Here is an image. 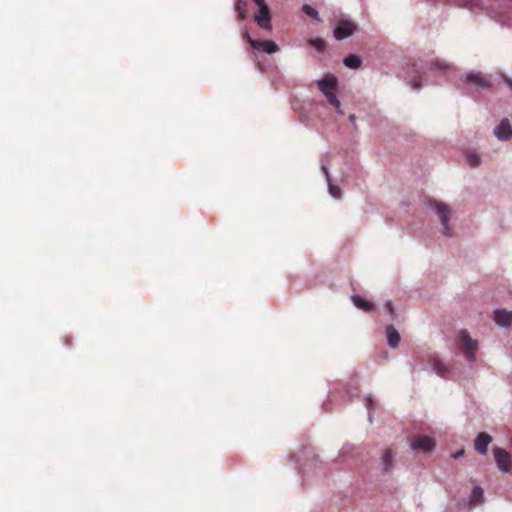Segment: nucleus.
Listing matches in <instances>:
<instances>
[{
  "instance_id": "obj_1",
  "label": "nucleus",
  "mask_w": 512,
  "mask_h": 512,
  "mask_svg": "<svg viewBox=\"0 0 512 512\" xmlns=\"http://www.w3.org/2000/svg\"><path fill=\"white\" fill-rule=\"evenodd\" d=\"M488 15L503 28H512V0H497L487 9Z\"/></svg>"
},
{
  "instance_id": "obj_18",
  "label": "nucleus",
  "mask_w": 512,
  "mask_h": 512,
  "mask_svg": "<svg viewBox=\"0 0 512 512\" xmlns=\"http://www.w3.org/2000/svg\"><path fill=\"white\" fill-rule=\"evenodd\" d=\"M351 300L357 308L362 309L365 312H372L375 310V306L373 303L365 300L359 295L351 296Z\"/></svg>"
},
{
  "instance_id": "obj_8",
  "label": "nucleus",
  "mask_w": 512,
  "mask_h": 512,
  "mask_svg": "<svg viewBox=\"0 0 512 512\" xmlns=\"http://www.w3.org/2000/svg\"><path fill=\"white\" fill-rule=\"evenodd\" d=\"M242 36L248 41L251 47L257 51H262L271 55L279 50L278 45L272 40L260 42L256 39H253L247 31L243 32Z\"/></svg>"
},
{
  "instance_id": "obj_12",
  "label": "nucleus",
  "mask_w": 512,
  "mask_h": 512,
  "mask_svg": "<svg viewBox=\"0 0 512 512\" xmlns=\"http://www.w3.org/2000/svg\"><path fill=\"white\" fill-rule=\"evenodd\" d=\"M328 164H329V160H328L327 156L323 157L321 160V171L324 173V175L326 177L329 194L333 198L339 199L341 197V190L337 185H335L331 182L330 173L328 171Z\"/></svg>"
},
{
  "instance_id": "obj_24",
  "label": "nucleus",
  "mask_w": 512,
  "mask_h": 512,
  "mask_svg": "<svg viewBox=\"0 0 512 512\" xmlns=\"http://www.w3.org/2000/svg\"><path fill=\"white\" fill-rule=\"evenodd\" d=\"M302 10L307 16L315 19L317 22H322V19L320 18L318 11L315 8H313L311 5H309V4L303 5Z\"/></svg>"
},
{
  "instance_id": "obj_5",
  "label": "nucleus",
  "mask_w": 512,
  "mask_h": 512,
  "mask_svg": "<svg viewBox=\"0 0 512 512\" xmlns=\"http://www.w3.org/2000/svg\"><path fill=\"white\" fill-rule=\"evenodd\" d=\"M459 338L462 344V353L464 358L469 362L473 363L476 360V353L478 350V341L472 339L467 330H461L459 332Z\"/></svg>"
},
{
  "instance_id": "obj_3",
  "label": "nucleus",
  "mask_w": 512,
  "mask_h": 512,
  "mask_svg": "<svg viewBox=\"0 0 512 512\" xmlns=\"http://www.w3.org/2000/svg\"><path fill=\"white\" fill-rule=\"evenodd\" d=\"M459 81L462 84L472 85L480 91H488L492 87L490 78L482 72L466 71L459 76Z\"/></svg>"
},
{
  "instance_id": "obj_29",
  "label": "nucleus",
  "mask_w": 512,
  "mask_h": 512,
  "mask_svg": "<svg viewBox=\"0 0 512 512\" xmlns=\"http://www.w3.org/2000/svg\"><path fill=\"white\" fill-rule=\"evenodd\" d=\"M352 449H353V445H352V444L347 443V444H345V445L341 448V450L339 451V454H340L341 456H344V455H346L349 451H351Z\"/></svg>"
},
{
  "instance_id": "obj_36",
  "label": "nucleus",
  "mask_w": 512,
  "mask_h": 512,
  "mask_svg": "<svg viewBox=\"0 0 512 512\" xmlns=\"http://www.w3.org/2000/svg\"><path fill=\"white\" fill-rule=\"evenodd\" d=\"M511 444H512V436H511Z\"/></svg>"
},
{
  "instance_id": "obj_13",
  "label": "nucleus",
  "mask_w": 512,
  "mask_h": 512,
  "mask_svg": "<svg viewBox=\"0 0 512 512\" xmlns=\"http://www.w3.org/2000/svg\"><path fill=\"white\" fill-rule=\"evenodd\" d=\"M319 90L325 95L334 92L338 86V78L334 75H328L316 80Z\"/></svg>"
},
{
  "instance_id": "obj_31",
  "label": "nucleus",
  "mask_w": 512,
  "mask_h": 512,
  "mask_svg": "<svg viewBox=\"0 0 512 512\" xmlns=\"http://www.w3.org/2000/svg\"><path fill=\"white\" fill-rule=\"evenodd\" d=\"M464 453H465L464 449H459L456 452H454L451 456L454 459H458V458L462 457L464 455Z\"/></svg>"
},
{
  "instance_id": "obj_17",
  "label": "nucleus",
  "mask_w": 512,
  "mask_h": 512,
  "mask_svg": "<svg viewBox=\"0 0 512 512\" xmlns=\"http://www.w3.org/2000/svg\"><path fill=\"white\" fill-rule=\"evenodd\" d=\"M427 83L425 71L416 70V74L408 81L413 90H420Z\"/></svg>"
},
{
  "instance_id": "obj_20",
  "label": "nucleus",
  "mask_w": 512,
  "mask_h": 512,
  "mask_svg": "<svg viewBox=\"0 0 512 512\" xmlns=\"http://www.w3.org/2000/svg\"><path fill=\"white\" fill-rule=\"evenodd\" d=\"M484 500V491L481 487L475 486L472 489L471 495H470V504L471 505H477L482 503Z\"/></svg>"
},
{
  "instance_id": "obj_27",
  "label": "nucleus",
  "mask_w": 512,
  "mask_h": 512,
  "mask_svg": "<svg viewBox=\"0 0 512 512\" xmlns=\"http://www.w3.org/2000/svg\"><path fill=\"white\" fill-rule=\"evenodd\" d=\"M469 165L473 168L477 167L481 163V157L476 153H470L467 157Z\"/></svg>"
},
{
  "instance_id": "obj_22",
  "label": "nucleus",
  "mask_w": 512,
  "mask_h": 512,
  "mask_svg": "<svg viewBox=\"0 0 512 512\" xmlns=\"http://www.w3.org/2000/svg\"><path fill=\"white\" fill-rule=\"evenodd\" d=\"M247 2L245 0H237L235 3V11L240 19H246Z\"/></svg>"
},
{
  "instance_id": "obj_11",
  "label": "nucleus",
  "mask_w": 512,
  "mask_h": 512,
  "mask_svg": "<svg viewBox=\"0 0 512 512\" xmlns=\"http://www.w3.org/2000/svg\"><path fill=\"white\" fill-rule=\"evenodd\" d=\"M254 21L260 28L267 31L272 30L271 14L268 5L259 8L258 13L254 15Z\"/></svg>"
},
{
  "instance_id": "obj_6",
  "label": "nucleus",
  "mask_w": 512,
  "mask_h": 512,
  "mask_svg": "<svg viewBox=\"0 0 512 512\" xmlns=\"http://www.w3.org/2000/svg\"><path fill=\"white\" fill-rule=\"evenodd\" d=\"M357 31V25L349 19H339L333 30V36L337 41L351 37Z\"/></svg>"
},
{
  "instance_id": "obj_15",
  "label": "nucleus",
  "mask_w": 512,
  "mask_h": 512,
  "mask_svg": "<svg viewBox=\"0 0 512 512\" xmlns=\"http://www.w3.org/2000/svg\"><path fill=\"white\" fill-rule=\"evenodd\" d=\"M492 441V437L486 432H480L475 441L474 446L478 453L484 455L488 451V446Z\"/></svg>"
},
{
  "instance_id": "obj_16",
  "label": "nucleus",
  "mask_w": 512,
  "mask_h": 512,
  "mask_svg": "<svg viewBox=\"0 0 512 512\" xmlns=\"http://www.w3.org/2000/svg\"><path fill=\"white\" fill-rule=\"evenodd\" d=\"M385 333L387 336V344L391 349H396L399 346L401 337L399 332L393 325H387L385 328Z\"/></svg>"
},
{
  "instance_id": "obj_7",
  "label": "nucleus",
  "mask_w": 512,
  "mask_h": 512,
  "mask_svg": "<svg viewBox=\"0 0 512 512\" xmlns=\"http://www.w3.org/2000/svg\"><path fill=\"white\" fill-rule=\"evenodd\" d=\"M493 455L499 471L502 473L512 472V456L507 450L501 447H495L493 449Z\"/></svg>"
},
{
  "instance_id": "obj_21",
  "label": "nucleus",
  "mask_w": 512,
  "mask_h": 512,
  "mask_svg": "<svg viewBox=\"0 0 512 512\" xmlns=\"http://www.w3.org/2000/svg\"><path fill=\"white\" fill-rule=\"evenodd\" d=\"M381 469L383 471H389L393 466V455L391 450H386L381 457Z\"/></svg>"
},
{
  "instance_id": "obj_19",
  "label": "nucleus",
  "mask_w": 512,
  "mask_h": 512,
  "mask_svg": "<svg viewBox=\"0 0 512 512\" xmlns=\"http://www.w3.org/2000/svg\"><path fill=\"white\" fill-rule=\"evenodd\" d=\"M344 65L349 68L356 70L362 65V58L356 54H349L343 60Z\"/></svg>"
},
{
  "instance_id": "obj_26",
  "label": "nucleus",
  "mask_w": 512,
  "mask_h": 512,
  "mask_svg": "<svg viewBox=\"0 0 512 512\" xmlns=\"http://www.w3.org/2000/svg\"><path fill=\"white\" fill-rule=\"evenodd\" d=\"M374 405H375V400L373 399V397L371 395L367 396L365 398V406L368 410V420L369 422H372V410L374 408Z\"/></svg>"
},
{
  "instance_id": "obj_25",
  "label": "nucleus",
  "mask_w": 512,
  "mask_h": 512,
  "mask_svg": "<svg viewBox=\"0 0 512 512\" xmlns=\"http://www.w3.org/2000/svg\"><path fill=\"white\" fill-rule=\"evenodd\" d=\"M431 69H437L446 72L447 70L451 69V66L444 60H436L432 64Z\"/></svg>"
},
{
  "instance_id": "obj_9",
  "label": "nucleus",
  "mask_w": 512,
  "mask_h": 512,
  "mask_svg": "<svg viewBox=\"0 0 512 512\" xmlns=\"http://www.w3.org/2000/svg\"><path fill=\"white\" fill-rule=\"evenodd\" d=\"M408 442L410 443L411 449L420 450L425 453L431 452L436 447L434 438L427 435H421L415 439L409 437Z\"/></svg>"
},
{
  "instance_id": "obj_32",
  "label": "nucleus",
  "mask_w": 512,
  "mask_h": 512,
  "mask_svg": "<svg viewBox=\"0 0 512 512\" xmlns=\"http://www.w3.org/2000/svg\"><path fill=\"white\" fill-rule=\"evenodd\" d=\"M503 81L505 84H507V86L512 90V79L509 78V77H504L503 78Z\"/></svg>"
},
{
  "instance_id": "obj_23",
  "label": "nucleus",
  "mask_w": 512,
  "mask_h": 512,
  "mask_svg": "<svg viewBox=\"0 0 512 512\" xmlns=\"http://www.w3.org/2000/svg\"><path fill=\"white\" fill-rule=\"evenodd\" d=\"M309 46L314 48L319 53H322L326 48V42L322 38H313L308 41Z\"/></svg>"
},
{
  "instance_id": "obj_10",
  "label": "nucleus",
  "mask_w": 512,
  "mask_h": 512,
  "mask_svg": "<svg viewBox=\"0 0 512 512\" xmlns=\"http://www.w3.org/2000/svg\"><path fill=\"white\" fill-rule=\"evenodd\" d=\"M495 137L502 142L512 139V124L508 118H504L494 128Z\"/></svg>"
},
{
  "instance_id": "obj_35",
  "label": "nucleus",
  "mask_w": 512,
  "mask_h": 512,
  "mask_svg": "<svg viewBox=\"0 0 512 512\" xmlns=\"http://www.w3.org/2000/svg\"><path fill=\"white\" fill-rule=\"evenodd\" d=\"M349 121L351 122V124H352L353 126H355V123H356V117H355V115H354V114L349 115Z\"/></svg>"
},
{
  "instance_id": "obj_28",
  "label": "nucleus",
  "mask_w": 512,
  "mask_h": 512,
  "mask_svg": "<svg viewBox=\"0 0 512 512\" xmlns=\"http://www.w3.org/2000/svg\"><path fill=\"white\" fill-rule=\"evenodd\" d=\"M325 97L331 106H333V107L339 106L340 101H339L337 95L335 94V92L329 93V94L325 95Z\"/></svg>"
},
{
  "instance_id": "obj_33",
  "label": "nucleus",
  "mask_w": 512,
  "mask_h": 512,
  "mask_svg": "<svg viewBox=\"0 0 512 512\" xmlns=\"http://www.w3.org/2000/svg\"><path fill=\"white\" fill-rule=\"evenodd\" d=\"M253 1H254V3H255L259 8H260V7H262V6H266V5H267V4H266V2H265V0H253Z\"/></svg>"
},
{
  "instance_id": "obj_34",
  "label": "nucleus",
  "mask_w": 512,
  "mask_h": 512,
  "mask_svg": "<svg viewBox=\"0 0 512 512\" xmlns=\"http://www.w3.org/2000/svg\"><path fill=\"white\" fill-rule=\"evenodd\" d=\"M334 108H335V110H336L337 114H339V115H344V111H343V109L341 108V103H339V106H338V107H334Z\"/></svg>"
},
{
  "instance_id": "obj_4",
  "label": "nucleus",
  "mask_w": 512,
  "mask_h": 512,
  "mask_svg": "<svg viewBox=\"0 0 512 512\" xmlns=\"http://www.w3.org/2000/svg\"><path fill=\"white\" fill-rule=\"evenodd\" d=\"M420 370L428 373H435L443 379H451L453 375L451 367L437 357L429 358L425 363H423Z\"/></svg>"
},
{
  "instance_id": "obj_14",
  "label": "nucleus",
  "mask_w": 512,
  "mask_h": 512,
  "mask_svg": "<svg viewBox=\"0 0 512 512\" xmlns=\"http://www.w3.org/2000/svg\"><path fill=\"white\" fill-rule=\"evenodd\" d=\"M493 320L498 326L507 328L512 324V311L496 309L493 312Z\"/></svg>"
},
{
  "instance_id": "obj_30",
  "label": "nucleus",
  "mask_w": 512,
  "mask_h": 512,
  "mask_svg": "<svg viewBox=\"0 0 512 512\" xmlns=\"http://www.w3.org/2000/svg\"><path fill=\"white\" fill-rule=\"evenodd\" d=\"M384 308H385V312L389 315H392L393 311H394V306H393V303L391 301H387L384 305Z\"/></svg>"
},
{
  "instance_id": "obj_2",
  "label": "nucleus",
  "mask_w": 512,
  "mask_h": 512,
  "mask_svg": "<svg viewBox=\"0 0 512 512\" xmlns=\"http://www.w3.org/2000/svg\"><path fill=\"white\" fill-rule=\"evenodd\" d=\"M428 205L432 210H434L436 216L438 217L441 223V234L447 238L453 237L454 233L449 226V220L451 216L449 206L444 202H440L437 200H429Z\"/></svg>"
}]
</instances>
